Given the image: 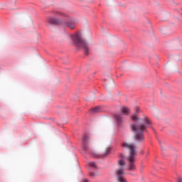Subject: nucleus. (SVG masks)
<instances>
[{"mask_svg":"<svg viewBox=\"0 0 182 182\" xmlns=\"http://www.w3.org/2000/svg\"><path fill=\"white\" fill-rule=\"evenodd\" d=\"M114 119H115L118 127H120V126H122L123 124V117H122V114H114Z\"/></svg>","mask_w":182,"mask_h":182,"instance_id":"nucleus-7","label":"nucleus"},{"mask_svg":"<svg viewBox=\"0 0 182 182\" xmlns=\"http://www.w3.org/2000/svg\"><path fill=\"white\" fill-rule=\"evenodd\" d=\"M119 157L121 159H123V160H124V159H126V156L123 154H120Z\"/></svg>","mask_w":182,"mask_h":182,"instance_id":"nucleus-14","label":"nucleus"},{"mask_svg":"<svg viewBox=\"0 0 182 182\" xmlns=\"http://www.w3.org/2000/svg\"><path fill=\"white\" fill-rule=\"evenodd\" d=\"M149 152L148 151L147 154H146V156H149Z\"/></svg>","mask_w":182,"mask_h":182,"instance_id":"nucleus-18","label":"nucleus"},{"mask_svg":"<svg viewBox=\"0 0 182 182\" xmlns=\"http://www.w3.org/2000/svg\"><path fill=\"white\" fill-rule=\"evenodd\" d=\"M116 176H117V180L119 182H127L126 178L123 176H124V172H123V168L117 169L116 171Z\"/></svg>","mask_w":182,"mask_h":182,"instance_id":"nucleus-6","label":"nucleus"},{"mask_svg":"<svg viewBox=\"0 0 182 182\" xmlns=\"http://www.w3.org/2000/svg\"><path fill=\"white\" fill-rule=\"evenodd\" d=\"M90 176L91 177H95V176H96V173H95V172H90Z\"/></svg>","mask_w":182,"mask_h":182,"instance_id":"nucleus-16","label":"nucleus"},{"mask_svg":"<svg viewBox=\"0 0 182 182\" xmlns=\"http://www.w3.org/2000/svg\"><path fill=\"white\" fill-rule=\"evenodd\" d=\"M141 171H143V168H141Z\"/></svg>","mask_w":182,"mask_h":182,"instance_id":"nucleus-19","label":"nucleus"},{"mask_svg":"<svg viewBox=\"0 0 182 182\" xmlns=\"http://www.w3.org/2000/svg\"><path fill=\"white\" fill-rule=\"evenodd\" d=\"M82 147L85 151H89V136L86 134L82 137Z\"/></svg>","mask_w":182,"mask_h":182,"instance_id":"nucleus-5","label":"nucleus"},{"mask_svg":"<svg viewBox=\"0 0 182 182\" xmlns=\"http://www.w3.org/2000/svg\"><path fill=\"white\" fill-rule=\"evenodd\" d=\"M122 147L124 149H129V156L128 158V161H129V170L130 171H135L136 170V165L134 164V162L136 161V158L134 156H136V153L137 151H136V145L134 144H129L127 142H123L122 144Z\"/></svg>","mask_w":182,"mask_h":182,"instance_id":"nucleus-4","label":"nucleus"},{"mask_svg":"<svg viewBox=\"0 0 182 182\" xmlns=\"http://www.w3.org/2000/svg\"><path fill=\"white\" fill-rule=\"evenodd\" d=\"M110 151H112V149L107 148V150L105 151V153L99 156L100 159H105V157H107V156H109V154H110Z\"/></svg>","mask_w":182,"mask_h":182,"instance_id":"nucleus-10","label":"nucleus"},{"mask_svg":"<svg viewBox=\"0 0 182 182\" xmlns=\"http://www.w3.org/2000/svg\"><path fill=\"white\" fill-rule=\"evenodd\" d=\"M71 38L77 49H82L87 56L90 54L89 45L86 43V41L82 38V34L80 33L77 32L75 34L71 36Z\"/></svg>","mask_w":182,"mask_h":182,"instance_id":"nucleus-3","label":"nucleus"},{"mask_svg":"<svg viewBox=\"0 0 182 182\" xmlns=\"http://www.w3.org/2000/svg\"><path fill=\"white\" fill-rule=\"evenodd\" d=\"M89 166L90 167H92L93 168H96V170H97V165H96L95 162H90Z\"/></svg>","mask_w":182,"mask_h":182,"instance_id":"nucleus-13","label":"nucleus"},{"mask_svg":"<svg viewBox=\"0 0 182 182\" xmlns=\"http://www.w3.org/2000/svg\"><path fill=\"white\" fill-rule=\"evenodd\" d=\"M132 120H133V122H135L136 123H137V121L141 120V119H140V117H137V114H135L132 117Z\"/></svg>","mask_w":182,"mask_h":182,"instance_id":"nucleus-12","label":"nucleus"},{"mask_svg":"<svg viewBox=\"0 0 182 182\" xmlns=\"http://www.w3.org/2000/svg\"><path fill=\"white\" fill-rule=\"evenodd\" d=\"M141 124L138 123L137 125L135 124H131V129L132 132H134L135 136L134 139L138 143H142L144 140V132H147V127L153 129V122L150 120L147 117H144L141 119Z\"/></svg>","mask_w":182,"mask_h":182,"instance_id":"nucleus-1","label":"nucleus"},{"mask_svg":"<svg viewBox=\"0 0 182 182\" xmlns=\"http://www.w3.org/2000/svg\"><path fill=\"white\" fill-rule=\"evenodd\" d=\"M91 112H92V113H99V112H102V107H99V106L95 107H94V108H92V109H91Z\"/></svg>","mask_w":182,"mask_h":182,"instance_id":"nucleus-11","label":"nucleus"},{"mask_svg":"<svg viewBox=\"0 0 182 182\" xmlns=\"http://www.w3.org/2000/svg\"><path fill=\"white\" fill-rule=\"evenodd\" d=\"M57 16H63L67 19L55 18L54 17H48L47 21L50 25H65L70 29H75L76 28V20L68 16L65 13L60 11H55Z\"/></svg>","mask_w":182,"mask_h":182,"instance_id":"nucleus-2","label":"nucleus"},{"mask_svg":"<svg viewBox=\"0 0 182 182\" xmlns=\"http://www.w3.org/2000/svg\"><path fill=\"white\" fill-rule=\"evenodd\" d=\"M121 112L122 114H124L125 116H129V114H130V109L127 107H122L121 108Z\"/></svg>","mask_w":182,"mask_h":182,"instance_id":"nucleus-8","label":"nucleus"},{"mask_svg":"<svg viewBox=\"0 0 182 182\" xmlns=\"http://www.w3.org/2000/svg\"><path fill=\"white\" fill-rule=\"evenodd\" d=\"M118 164L119 166H121L119 170H122V168L123 173H124V167H126V162L124 161V159H120L118 161Z\"/></svg>","mask_w":182,"mask_h":182,"instance_id":"nucleus-9","label":"nucleus"},{"mask_svg":"<svg viewBox=\"0 0 182 182\" xmlns=\"http://www.w3.org/2000/svg\"><path fill=\"white\" fill-rule=\"evenodd\" d=\"M177 182H182V178H178Z\"/></svg>","mask_w":182,"mask_h":182,"instance_id":"nucleus-17","label":"nucleus"},{"mask_svg":"<svg viewBox=\"0 0 182 182\" xmlns=\"http://www.w3.org/2000/svg\"><path fill=\"white\" fill-rule=\"evenodd\" d=\"M135 112L136 113H139V112H140V108L139 107H135Z\"/></svg>","mask_w":182,"mask_h":182,"instance_id":"nucleus-15","label":"nucleus"}]
</instances>
